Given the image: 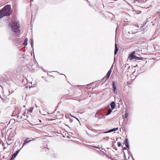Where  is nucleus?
Wrapping results in <instances>:
<instances>
[{"label": "nucleus", "mask_w": 160, "mask_h": 160, "mask_svg": "<svg viewBox=\"0 0 160 160\" xmlns=\"http://www.w3.org/2000/svg\"><path fill=\"white\" fill-rule=\"evenodd\" d=\"M115 102H112L111 104V107L112 109H113L115 108Z\"/></svg>", "instance_id": "11"}, {"label": "nucleus", "mask_w": 160, "mask_h": 160, "mask_svg": "<svg viewBox=\"0 0 160 160\" xmlns=\"http://www.w3.org/2000/svg\"><path fill=\"white\" fill-rule=\"evenodd\" d=\"M128 58L130 60L133 59H135L136 61H139L142 59V58L138 57L134 55H129Z\"/></svg>", "instance_id": "3"}, {"label": "nucleus", "mask_w": 160, "mask_h": 160, "mask_svg": "<svg viewBox=\"0 0 160 160\" xmlns=\"http://www.w3.org/2000/svg\"><path fill=\"white\" fill-rule=\"evenodd\" d=\"M39 121H40V122H41V120H40Z\"/></svg>", "instance_id": "20"}, {"label": "nucleus", "mask_w": 160, "mask_h": 160, "mask_svg": "<svg viewBox=\"0 0 160 160\" xmlns=\"http://www.w3.org/2000/svg\"><path fill=\"white\" fill-rule=\"evenodd\" d=\"M125 144L126 146L128 148H129V145L128 144V138H126L125 141Z\"/></svg>", "instance_id": "7"}, {"label": "nucleus", "mask_w": 160, "mask_h": 160, "mask_svg": "<svg viewBox=\"0 0 160 160\" xmlns=\"http://www.w3.org/2000/svg\"><path fill=\"white\" fill-rule=\"evenodd\" d=\"M28 39L27 38H26L24 41V42H23V45H27V44H28V43H27V42H28Z\"/></svg>", "instance_id": "12"}, {"label": "nucleus", "mask_w": 160, "mask_h": 160, "mask_svg": "<svg viewBox=\"0 0 160 160\" xmlns=\"http://www.w3.org/2000/svg\"><path fill=\"white\" fill-rule=\"evenodd\" d=\"M12 13L11 6L7 5L0 10V18L5 16H10Z\"/></svg>", "instance_id": "1"}, {"label": "nucleus", "mask_w": 160, "mask_h": 160, "mask_svg": "<svg viewBox=\"0 0 160 160\" xmlns=\"http://www.w3.org/2000/svg\"><path fill=\"white\" fill-rule=\"evenodd\" d=\"M118 129V128H114L113 129H111V130H110L109 131H108V132H106V133L107 132H112L113 131H116Z\"/></svg>", "instance_id": "9"}, {"label": "nucleus", "mask_w": 160, "mask_h": 160, "mask_svg": "<svg viewBox=\"0 0 160 160\" xmlns=\"http://www.w3.org/2000/svg\"><path fill=\"white\" fill-rule=\"evenodd\" d=\"M20 108L17 107L15 108V110L13 112V114L15 115H17L19 114L20 113Z\"/></svg>", "instance_id": "5"}, {"label": "nucleus", "mask_w": 160, "mask_h": 160, "mask_svg": "<svg viewBox=\"0 0 160 160\" xmlns=\"http://www.w3.org/2000/svg\"><path fill=\"white\" fill-rule=\"evenodd\" d=\"M47 119H48V120H50V121H52L53 120L55 119H53V118H48Z\"/></svg>", "instance_id": "18"}, {"label": "nucleus", "mask_w": 160, "mask_h": 160, "mask_svg": "<svg viewBox=\"0 0 160 160\" xmlns=\"http://www.w3.org/2000/svg\"><path fill=\"white\" fill-rule=\"evenodd\" d=\"M112 110L111 109V108L109 109L108 111V112L107 113V115H108L109 114L111 113V112H112Z\"/></svg>", "instance_id": "13"}, {"label": "nucleus", "mask_w": 160, "mask_h": 160, "mask_svg": "<svg viewBox=\"0 0 160 160\" xmlns=\"http://www.w3.org/2000/svg\"><path fill=\"white\" fill-rule=\"evenodd\" d=\"M33 107H31L29 108H28V111L30 112H32V110L33 109Z\"/></svg>", "instance_id": "14"}, {"label": "nucleus", "mask_w": 160, "mask_h": 160, "mask_svg": "<svg viewBox=\"0 0 160 160\" xmlns=\"http://www.w3.org/2000/svg\"><path fill=\"white\" fill-rule=\"evenodd\" d=\"M135 51H133L131 52V53L129 55H134L135 54Z\"/></svg>", "instance_id": "17"}, {"label": "nucleus", "mask_w": 160, "mask_h": 160, "mask_svg": "<svg viewBox=\"0 0 160 160\" xmlns=\"http://www.w3.org/2000/svg\"><path fill=\"white\" fill-rule=\"evenodd\" d=\"M12 29L14 32H19V24L17 22H12L10 25Z\"/></svg>", "instance_id": "2"}, {"label": "nucleus", "mask_w": 160, "mask_h": 160, "mask_svg": "<svg viewBox=\"0 0 160 160\" xmlns=\"http://www.w3.org/2000/svg\"><path fill=\"white\" fill-rule=\"evenodd\" d=\"M121 144L120 142H118V147H120L121 146Z\"/></svg>", "instance_id": "19"}, {"label": "nucleus", "mask_w": 160, "mask_h": 160, "mask_svg": "<svg viewBox=\"0 0 160 160\" xmlns=\"http://www.w3.org/2000/svg\"><path fill=\"white\" fill-rule=\"evenodd\" d=\"M32 141V140H29L28 138H27L26 140H24V143L22 144V147L24 146L25 145V144L28 143L29 142H30V141Z\"/></svg>", "instance_id": "8"}, {"label": "nucleus", "mask_w": 160, "mask_h": 160, "mask_svg": "<svg viewBox=\"0 0 160 160\" xmlns=\"http://www.w3.org/2000/svg\"><path fill=\"white\" fill-rule=\"evenodd\" d=\"M116 86L115 82L114 81H112V87L113 90V92L115 94H117V90L116 88Z\"/></svg>", "instance_id": "4"}, {"label": "nucleus", "mask_w": 160, "mask_h": 160, "mask_svg": "<svg viewBox=\"0 0 160 160\" xmlns=\"http://www.w3.org/2000/svg\"><path fill=\"white\" fill-rule=\"evenodd\" d=\"M112 71L111 69V68L109 70L106 76L104 77V78H105L106 79H108L109 77L111 72Z\"/></svg>", "instance_id": "6"}, {"label": "nucleus", "mask_w": 160, "mask_h": 160, "mask_svg": "<svg viewBox=\"0 0 160 160\" xmlns=\"http://www.w3.org/2000/svg\"><path fill=\"white\" fill-rule=\"evenodd\" d=\"M16 156V154L14 153L12 156V157L11 158V159H12L13 158V157H15Z\"/></svg>", "instance_id": "16"}, {"label": "nucleus", "mask_w": 160, "mask_h": 160, "mask_svg": "<svg viewBox=\"0 0 160 160\" xmlns=\"http://www.w3.org/2000/svg\"><path fill=\"white\" fill-rule=\"evenodd\" d=\"M128 116V113L127 112H126L124 115V118H127Z\"/></svg>", "instance_id": "15"}, {"label": "nucleus", "mask_w": 160, "mask_h": 160, "mask_svg": "<svg viewBox=\"0 0 160 160\" xmlns=\"http://www.w3.org/2000/svg\"><path fill=\"white\" fill-rule=\"evenodd\" d=\"M115 49L114 51L115 55L117 53V52L118 50V48L117 47V44L116 43H115Z\"/></svg>", "instance_id": "10"}]
</instances>
